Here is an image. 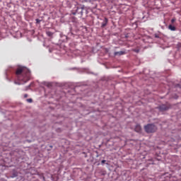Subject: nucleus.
Returning <instances> with one entry per match:
<instances>
[{
	"instance_id": "obj_4",
	"label": "nucleus",
	"mask_w": 181,
	"mask_h": 181,
	"mask_svg": "<svg viewBox=\"0 0 181 181\" xmlns=\"http://www.w3.org/2000/svg\"><path fill=\"white\" fill-rule=\"evenodd\" d=\"M157 108L161 112H164V111H168V110H170V105H169V104H167V105L163 104V105L158 106Z\"/></svg>"
},
{
	"instance_id": "obj_16",
	"label": "nucleus",
	"mask_w": 181,
	"mask_h": 181,
	"mask_svg": "<svg viewBox=\"0 0 181 181\" xmlns=\"http://www.w3.org/2000/svg\"><path fill=\"white\" fill-rule=\"evenodd\" d=\"M105 162H107L105 160H103L101 161L102 165H104V163H105Z\"/></svg>"
},
{
	"instance_id": "obj_9",
	"label": "nucleus",
	"mask_w": 181,
	"mask_h": 181,
	"mask_svg": "<svg viewBox=\"0 0 181 181\" xmlns=\"http://www.w3.org/2000/svg\"><path fill=\"white\" fill-rule=\"evenodd\" d=\"M46 35L49 37H52V36H53V33L50 32V31H47L46 32Z\"/></svg>"
},
{
	"instance_id": "obj_7",
	"label": "nucleus",
	"mask_w": 181,
	"mask_h": 181,
	"mask_svg": "<svg viewBox=\"0 0 181 181\" xmlns=\"http://www.w3.org/2000/svg\"><path fill=\"white\" fill-rule=\"evenodd\" d=\"M123 54H125V52L119 51V52H115L114 53V56H122Z\"/></svg>"
},
{
	"instance_id": "obj_15",
	"label": "nucleus",
	"mask_w": 181,
	"mask_h": 181,
	"mask_svg": "<svg viewBox=\"0 0 181 181\" xmlns=\"http://www.w3.org/2000/svg\"><path fill=\"white\" fill-rule=\"evenodd\" d=\"M61 37H65V39H67V37L66 35H63V34H60Z\"/></svg>"
},
{
	"instance_id": "obj_19",
	"label": "nucleus",
	"mask_w": 181,
	"mask_h": 181,
	"mask_svg": "<svg viewBox=\"0 0 181 181\" xmlns=\"http://www.w3.org/2000/svg\"><path fill=\"white\" fill-rule=\"evenodd\" d=\"M135 52L136 53H139V49H136Z\"/></svg>"
},
{
	"instance_id": "obj_20",
	"label": "nucleus",
	"mask_w": 181,
	"mask_h": 181,
	"mask_svg": "<svg viewBox=\"0 0 181 181\" xmlns=\"http://www.w3.org/2000/svg\"><path fill=\"white\" fill-rule=\"evenodd\" d=\"M30 88V85H29L28 87H27V88Z\"/></svg>"
},
{
	"instance_id": "obj_18",
	"label": "nucleus",
	"mask_w": 181,
	"mask_h": 181,
	"mask_svg": "<svg viewBox=\"0 0 181 181\" xmlns=\"http://www.w3.org/2000/svg\"><path fill=\"white\" fill-rule=\"evenodd\" d=\"M24 98H28V94L24 95Z\"/></svg>"
},
{
	"instance_id": "obj_8",
	"label": "nucleus",
	"mask_w": 181,
	"mask_h": 181,
	"mask_svg": "<svg viewBox=\"0 0 181 181\" xmlns=\"http://www.w3.org/2000/svg\"><path fill=\"white\" fill-rule=\"evenodd\" d=\"M168 29L170 30H171L172 32H175V30H176V27H175L174 25H169Z\"/></svg>"
},
{
	"instance_id": "obj_13",
	"label": "nucleus",
	"mask_w": 181,
	"mask_h": 181,
	"mask_svg": "<svg viewBox=\"0 0 181 181\" xmlns=\"http://www.w3.org/2000/svg\"><path fill=\"white\" fill-rule=\"evenodd\" d=\"M175 22H176V18H173L171 19V23H175Z\"/></svg>"
},
{
	"instance_id": "obj_12",
	"label": "nucleus",
	"mask_w": 181,
	"mask_h": 181,
	"mask_svg": "<svg viewBox=\"0 0 181 181\" xmlns=\"http://www.w3.org/2000/svg\"><path fill=\"white\" fill-rule=\"evenodd\" d=\"M18 176V173H13L11 177H16Z\"/></svg>"
},
{
	"instance_id": "obj_1",
	"label": "nucleus",
	"mask_w": 181,
	"mask_h": 181,
	"mask_svg": "<svg viewBox=\"0 0 181 181\" xmlns=\"http://www.w3.org/2000/svg\"><path fill=\"white\" fill-rule=\"evenodd\" d=\"M16 76L18 81H22V84H25L30 78V71L28 68L21 67L16 70Z\"/></svg>"
},
{
	"instance_id": "obj_14",
	"label": "nucleus",
	"mask_w": 181,
	"mask_h": 181,
	"mask_svg": "<svg viewBox=\"0 0 181 181\" xmlns=\"http://www.w3.org/2000/svg\"><path fill=\"white\" fill-rule=\"evenodd\" d=\"M28 103H32L33 100H32V98L30 99H27Z\"/></svg>"
},
{
	"instance_id": "obj_5",
	"label": "nucleus",
	"mask_w": 181,
	"mask_h": 181,
	"mask_svg": "<svg viewBox=\"0 0 181 181\" xmlns=\"http://www.w3.org/2000/svg\"><path fill=\"white\" fill-rule=\"evenodd\" d=\"M107 23H108V18H105L104 21H103V23L101 24V28H105V26H107Z\"/></svg>"
},
{
	"instance_id": "obj_17",
	"label": "nucleus",
	"mask_w": 181,
	"mask_h": 181,
	"mask_svg": "<svg viewBox=\"0 0 181 181\" xmlns=\"http://www.w3.org/2000/svg\"><path fill=\"white\" fill-rule=\"evenodd\" d=\"M14 83H15V84H18V86H20V84H21V83L16 82V81H15Z\"/></svg>"
},
{
	"instance_id": "obj_21",
	"label": "nucleus",
	"mask_w": 181,
	"mask_h": 181,
	"mask_svg": "<svg viewBox=\"0 0 181 181\" xmlns=\"http://www.w3.org/2000/svg\"><path fill=\"white\" fill-rule=\"evenodd\" d=\"M69 35H73V33H69Z\"/></svg>"
},
{
	"instance_id": "obj_11",
	"label": "nucleus",
	"mask_w": 181,
	"mask_h": 181,
	"mask_svg": "<svg viewBox=\"0 0 181 181\" xmlns=\"http://www.w3.org/2000/svg\"><path fill=\"white\" fill-rule=\"evenodd\" d=\"M35 21H36V23H37V24H39V23H40V22H42V20H40V19H38V18H36V19H35Z\"/></svg>"
},
{
	"instance_id": "obj_3",
	"label": "nucleus",
	"mask_w": 181,
	"mask_h": 181,
	"mask_svg": "<svg viewBox=\"0 0 181 181\" xmlns=\"http://www.w3.org/2000/svg\"><path fill=\"white\" fill-rule=\"evenodd\" d=\"M144 130L146 134H153V132H156L158 127L153 124H148L144 126Z\"/></svg>"
},
{
	"instance_id": "obj_6",
	"label": "nucleus",
	"mask_w": 181,
	"mask_h": 181,
	"mask_svg": "<svg viewBox=\"0 0 181 181\" xmlns=\"http://www.w3.org/2000/svg\"><path fill=\"white\" fill-rule=\"evenodd\" d=\"M134 131L136 132H141V131H142V127H141V125L136 124L135 127Z\"/></svg>"
},
{
	"instance_id": "obj_10",
	"label": "nucleus",
	"mask_w": 181,
	"mask_h": 181,
	"mask_svg": "<svg viewBox=\"0 0 181 181\" xmlns=\"http://www.w3.org/2000/svg\"><path fill=\"white\" fill-rule=\"evenodd\" d=\"M154 37H156V39H160V35L159 34H154Z\"/></svg>"
},
{
	"instance_id": "obj_2",
	"label": "nucleus",
	"mask_w": 181,
	"mask_h": 181,
	"mask_svg": "<svg viewBox=\"0 0 181 181\" xmlns=\"http://www.w3.org/2000/svg\"><path fill=\"white\" fill-rule=\"evenodd\" d=\"M85 12V13H88L87 8H86V6L84 5H78L74 8V11L72 12V15H81V16H83V13Z\"/></svg>"
}]
</instances>
